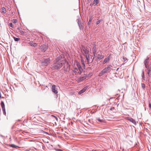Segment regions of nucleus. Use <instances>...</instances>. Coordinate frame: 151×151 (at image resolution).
I'll use <instances>...</instances> for the list:
<instances>
[{
  "label": "nucleus",
  "instance_id": "f257e3e1",
  "mask_svg": "<svg viewBox=\"0 0 151 151\" xmlns=\"http://www.w3.org/2000/svg\"><path fill=\"white\" fill-rule=\"evenodd\" d=\"M63 58V57H62V56L61 55H60L59 56V57H58L56 59V60L57 61H59L60 60H62V59H63V60L62 61H60V62H59L58 63H60L61 65H60V64H59V65L60 66L61 65V66H63V65H65L64 64V62H65V61H64L63 62V63H62V62H63V60H64V59L63 58Z\"/></svg>",
  "mask_w": 151,
  "mask_h": 151
},
{
  "label": "nucleus",
  "instance_id": "f03ea898",
  "mask_svg": "<svg viewBox=\"0 0 151 151\" xmlns=\"http://www.w3.org/2000/svg\"><path fill=\"white\" fill-rule=\"evenodd\" d=\"M83 51L84 52L85 56L86 57L87 60L88 62L89 60V56L88 54L89 51L85 48H84Z\"/></svg>",
  "mask_w": 151,
  "mask_h": 151
},
{
  "label": "nucleus",
  "instance_id": "7ed1b4c3",
  "mask_svg": "<svg viewBox=\"0 0 151 151\" xmlns=\"http://www.w3.org/2000/svg\"><path fill=\"white\" fill-rule=\"evenodd\" d=\"M58 86L55 85H53L52 86V92L55 94H57L58 93L57 88Z\"/></svg>",
  "mask_w": 151,
  "mask_h": 151
},
{
  "label": "nucleus",
  "instance_id": "20e7f679",
  "mask_svg": "<svg viewBox=\"0 0 151 151\" xmlns=\"http://www.w3.org/2000/svg\"><path fill=\"white\" fill-rule=\"evenodd\" d=\"M1 105L3 113L5 115L6 114V112L5 107V105L4 102L2 101H1Z\"/></svg>",
  "mask_w": 151,
  "mask_h": 151
},
{
  "label": "nucleus",
  "instance_id": "39448f33",
  "mask_svg": "<svg viewBox=\"0 0 151 151\" xmlns=\"http://www.w3.org/2000/svg\"><path fill=\"white\" fill-rule=\"evenodd\" d=\"M82 67H77L78 68H75V70H73V72L75 73L77 72H78V70H79V71L81 73L83 71V69L82 68Z\"/></svg>",
  "mask_w": 151,
  "mask_h": 151
},
{
  "label": "nucleus",
  "instance_id": "423d86ee",
  "mask_svg": "<svg viewBox=\"0 0 151 151\" xmlns=\"http://www.w3.org/2000/svg\"><path fill=\"white\" fill-rule=\"evenodd\" d=\"M40 49L43 51H45L47 48V47L45 45H42L40 47Z\"/></svg>",
  "mask_w": 151,
  "mask_h": 151
},
{
  "label": "nucleus",
  "instance_id": "0eeeda50",
  "mask_svg": "<svg viewBox=\"0 0 151 151\" xmlns=\"http://www.w3.org/2000/svg\"><path fill=\"white\" fill-rule=\"evenodd\" d=\"M88 86H87L84 87L82 90H80L78 92L79 94H81L83 93L88 88Z\"/></svg>",
  "mask_w": 151,
  "mask_h": 151
},
{
  "label": "nucleus",
  "instance_id": "6e6552de",
  "mask_svg": "<svg viewBox=\"0 0 151 151\" xmlns=\"http://www.w3.org/2000/svg\"><path fill=\"white\" fill-rule=\"evenodd\" d=\"M126 119L127 120L131 122L134 124L136 125V123L135 121L132 118L127 117L126 118Z\"/></svg>",
  "mask_w": 151,
  "mask_h": 151
},
{
  "label": "nucleus",
  "instance_id": "1a4fd4ad",
  "mask_svg": "<svg viewBox=\"0 0 151 151\" xmlns=\"http://www.w3.org/2000/svg\"><path fill=\"white\" fill-rule=\"evenodd\" d=\"M110 55H109L105 58L102 63L103 64H104L109 61L110 60Z\"/></svg>",
  "mask_w": 151,
  "mask_h": 151
},
{
  "label": "nucleus",
  "instance_id": "9d476101",
  "mask_svg": "<svg viewBox=\"0 0 151 151\" xmlns=\"http://www.w3.org/2000/svg\"><path fill=\"white\" fill-rule=\"evenodd\" d=\"M145 67L146 68H147V69L146 70V71H147V73L149 76H150L151 75V74L150 73L151 71L150 67Z\"/></svg>",
  "mask_w": 151,
  "mask_h": 151
},
{
  "label": "nucleus",
  "instance_id": "9b49d317",
  "mask_svg": "<svg viewBox=\"0 0 151 151\" xmlns=\"http://www.w3.org/2000/svg\"><path fill=\"white\" fill-rule=\"evenodd\" d=\"M110 67H107L106 68L102 70V72H103V73L104 74L105 73L107 72L110 70Z\"/></svg>",
  "mask_w": 151,
  "mask_h": 151
},
{
  "label": "nucleus",
  "instance_id": "f8f14e48",
  "mask_svg": "<svg viewBox=\"0 0 151 151\" xmlns=\"http://www.w3.org/2000/svg\"><path fill=\"white\" fill-rule=\"evenodd\" d=\"M96 120L99 122L98 123H104L106 122L105 120H104L103 119H101L99 118L96 119Z\"/></svg>",
  "mask_w": 151,
  "mask_h": 151
},
{
  "label": "nucleus",
  "instance_id": "ddd939ff",
  "mask_svg": "<svg viewBox=\"0 0 151 151\" xmlns=\"http://www.w3.org/2000/svg\"><path fill=\"white\" fill-rule=\"evenodd\" d=\"M96 47L95 45H93V54L95 56L96 52Z\"/></svg>",
  "mask_w": 151,
  "mask_h": 151
},
{
  "label": "nucleus",
  "instance_id": "4468645a",
  "mask_svg": "<svg viewBox=\"0 0 151 151\" xmlns=\"http://www.w3.org/2000/svg\"><path fill=\"white\" fill-rule=\"evenodd\" d=\"M86 78L87 76H84L82 77H80L78 78V81L80 82L83 81L86 79Z\"/></svg>",
  "mask_w": 151,
  "mask_h": 151
},
{
  "label": "nucleus",
  "instance_id": "2eb2a0df",
  "mask_svg": "<svg viewBox=\"0 0 151 151\" xmlns=\"http://www.w3.org/2000/svg\"><path fill=\"white\" fill-rule=\"evenodd\" d=\"M42 63H43V65L46 66L47 65L48 63H50V61L48 59H46L45 60L44 62H43Z\"/></svg>",
  "mask_w": 151,
  "mask_h": 151
},
{
  "label": "nucleus",
  "instance_id": "dca6fc26",
  "mask_svg": "<svg viewBox=\"0 0 151 151\" xmlns=\"http://www.w3.org/2000/svg\"><path fill=\"white\" fill-rule=\"evenodd\" d=\"M78 20V23L79 27V28L80 29H83V25L82 24H81L79 22V20Z\"/></svg>",
  "mask_w": 151,
  "mask_h": 151
},
{
  "label": "nucleus",
  "instance_id": "f3484780",
  "mask_svg": "<svg viewBox=\"0 0 151 151\" xmlns=\"http://www.w3.org/2000/svg\"><path fill=\"white\" fill-rule=\"evenodd\" d=\"M29 45L33 47H36L37 46V44L35 42H29L28 43Z\"/></svg>",
  "mask_w": 151,
  "mask_h": 151
},
{
  "label": "nucleus",
  "instance_id": "a211bd4d",
  "mask_svg": "<svg viewBox=\"0 0 151 151\" xmlns=\"http://www.w3.org/2000/svg\"><path fill=\"white\" fill-rule=\"evenodd\" d=\"M17 30L18 32L20 34L22 35H23L24 34V31L21 30L20 28H17Z\"/></svg>",
  "mask_w": 151,
  "mask_h": 151
},
{
  "label": "nucleus",
  "instance_id": "6ab92c4d",
  "mask_svg": "<svg viewBox=\"0 0 151 151\" xmlns=\"http://www.w3.org/2000/svg\"><path fill=\"white\" fill-rule=\"evenodd\" d=\"M149 62V58H147L144 61V64L145 66H147Z\"/></svg>",
  "mask_w": 151,
  "mask_h": 151
},
{
  "label": "nucleus",
  "instance_id": "aec40b11",
  "mask_svg": "<svg viewBox=\"0 0 151 151\" xmlns=\"http://www.w3.org/2000/svg\"><path fill=\"white\" fill-rule=\"evenodd\" d=\"M1 13H6V10L5 7H3L1 9Z\"/></svg>",
  "mask_w": 151,
  "mask_h": 151
},
{
  "label": "nucleus",
  "instance_id": "412c9836",
  "mask_svg": "<svg viewBox=\"0 0 151 151\" xmlns=\"http://www.w3.org/2000/svg\"><path fill=\"white\" fill-rule=\"evenodd\" d=\"M99 2V0H94L93 1V4L94 6L96 5Z\"/></svg>",
  "mask_w": 151,
  "mask_h": 151
},
{
  "label": "nucleus",
  "instance_id": "4be33fe9",
  "mask_svg": "<svg viewBox=\"0 0 151 151\" xmlns=\"http://www.w3.org/2000/svg\"><path fill=\"white\" fill-rule=\"evenodd\" d=\"M97 57L98 59H101L104 58V56L102 55L99 54L97 56Z\"/></svg>",
  "mask_w": 151,
  "mask_h": 151
},
{
  "label": "nucleus",
  "instance_id": "5701e85b",
  "mask_svg": "<svg viewBox=\"0 0 151 151\" xmlns=\"http://www.w3.org/2000/svg\"><path fill=\"white\" fill-rule=\"evenodd\" d=\"M60 67H51V69H52L53 70L55 69L58 70L60 69Z\"/></svg>",
  "mask_w": 151,
  "mask_h": 151
},
{
  "label": "nucleus",
  "instance_id": "b1692460",
  "mask_svg": "<svg viewBox=\"0 0 151 151\" xmlns=\"http://www.w3.org/2000/svg\"><path fill=\"white\" fill-rule=\"evenodd\" d=\"M14 40L16 41H18L20 40V39L18 38H16L15 37H13Z\"/></svg>",
  "mask_w": 151,
  "mask_h": 151
},
{
  "label": "nucleus",
  "instance_id": "393cba45",
  "mask_svg": "<svg viewBox=\"0 0 151 151\" xmlns=\"http://www.w3.org/2000/svg\"><path fill=\"white\" fill-rule=\"evenodd\" d=\"M109 110H110V111H114V112L116 111V109H115V108L114 107L111 108Z\"/></svg>",
  "mask_w": 151,
  "mask_h": 151
},
{
  "label": "nucleus",
  "instance_id": "a878e982",
  "mask_svg": "<svg viewBox=\"0 0 151 151\" xmlns=\"http://www.w3.org/2000/svg\"><path fill=\"white\" fill-rule=\"evenodd\" d=\"M10 147L13 148H16L17 147L14 144H11L10 145Z\"/></svg>",
  "mask_w": 151,
  "mask_h": 151
},
{
  "label": "nucleus",
  "instance_id": "bb28decb",
  "mask_svg": "<svg viewBox=\"0 0 151 151\" xmlns=\"http://www.w3.org/2000/svg\"><path fill=\"white\" fill-rule=\"evenodd\" d=\"M104 74L103 73V72H102V71L99 74V76H102Z\"/></svg>",
  "mask_w": 151,
  "mask_h": 151
},
{
  "label": "nucleus",
  "instance_id": "cd10ccee",
  "mask_svg": "<svg viewBox=\"0 0 151 151\" xmlns=\"http://www.w3.org/2000/svg\"><path fill=\"white\" fill-rule=\"evenodd\" d=\"M9 26L11 27H12V28H13L14 27L13 26V24H12V23H10L9 24Z\"/></svg>",
  "mask_w": 151,
  "mask_h": 151
},
{
  "label": "nucleus",
  "instance_id": "c85d7f7f",
  "mask_svg": "<svg viewBox=\"0 0 151 151\" xmlns=\"http://www.w3.org/2000/svg\"><path fill=\"white\" fill-rule=\"evenodd\" d=\"M12 22L13 23H15L17 22V20L16 19H13Z\"/></svg>",
  "mask_w": 151,
  "mask_h": 151
},
{
  "label": "nucleus",
  "instance_id": "c756f323",
  "mask_svg": "<svg viewBox=\"0 0 151 151\" xmlns=\"http://www.w3.org/2000/svg\"><path fill=\"white\" fill-rule=\"evenodd\" d=\"M149 109H151V104L150 102H149Z\"/></svg>",
  "mask_w": 151,
  "mask_h": 151
},
{
  "label": "nucleus",
  "instance_id": "7c9ffc66",
  "mask_svg": "<svg viewBox=\"0 0 151 151\" xmlns=\"http://www.w3.org/2000/svg\"><path fill=\"white\" fill-rule=\"evenodd\" d=\"M81 63L83 65V66H85V64L84 63V62L83 60H81Z\"/></svg>",
  "mask_w": 151,
  "mask_h": 151
},
{
  "label": "nucleus",
  "instance_id": "2f4dec72",
  "mask_svg": "<svg viewBox=\"0 0 151 151\" xmlns=\"http://www.w3.org/2000/svg\"><path fill=\"white\" fill-rule=\"evenodd\" d=\"M101 20H98L96 22V24H99L101 22Z\"/></svg>",
  "mask_w": 151,
  "mask_h": 151
},
{
  "label": "nucleus",
  "instance_id": "473e14b6",
  "mask_svg": "<svg viewBox=\"0 0 151 151\" xmlns=\"http://www.w3.org/2000/svg\"><path fill=\"white\" fill-rule=\"evenodd\" d=\"M142 78L143 79L144 78H145V77H144V71L143 70L142 71Z\"/></svg>",
  "mask_w": 151,
  "mask_h": 151
},
{
  "label": "nucleus",
  "instance_id": "72a5a7b5",
  "mask_svg": "<svg viewBox=\"0 0 151 151\" xmlns=\"http://www.w3.org/2000/svg\"><path fill=\"white\" fill-rule=\"evenodd\" d=\"M92 19H89L88 22V24H90L91 23V21H92Z\"/></svg>",
  "mask_w": 151,
  "mask_h": 151
},
{
  "label": "nucleus",
  "instance_id": "f704fd0d",
  "mask_svg": "<svg viewBox=\"0 0 151 151\" xmlns=\"http://www.w3.org/2000/svg\"><path fill=\"white\" fill-rule=\"evenodd\" d=\"M123 59L124 61H125L127 60V58L126 57L124 56L123 57Z\"/></svg>",
  "mask_w": 151,
  "mask_h": 151
},
{
  "label": "nucleus",
  "instance_id": "c9c22d12",
  "mask_svg": "<svg viewBox=\"0 0 151 151\" xmlns=\"http://www.w3.org/2000/svg\"><path fill=\"white\" fill-rule=\"evenodd\" d=\"M52 116L54 117L55 118V119L56 120H57V121L58 120V118L56 116H55L53 115H52Z\"/></svg>",
  "mask_w": 151,
  "mask_h": 151
},
{
  "label": "nucleus",
  "instance_id": "e433bc0d",
  "mask_svg": "<svg viewBox=\"0 0 151 151\" xmlns=\"http://www.w3.org/2000/svg\"><path fill=\"white\" fill-rule=\"evenodd\" d=\"M76 63L77 66H80V64L78 62H76Z\"/></svg>",
  "mask_w": 151,
  "mask_h": 151
},
{
  "label": "nucleus",
  "instance_id": "4c0bfd02",
  "mask_svg": "<svg viewBox=\"0 0 151 151\" xmlns=\"http://www.w3.org/2000/svg\"><path fill=\"white\" fill-rule=\"evenodd\" d=\"M142 88H145V85H144V84H143L142 86Z\"/></svg>",
  "mask_w": 151,
  "mask_h": 151
},
{
  "label": "nucleus",
  "instance_id": "58836bf2",
  "mask_svg": "<svg viewBox=\"0 0 151 151\" xmlns=\"http://www.w3.org/2000/svg\"><path fill=\"white\" fill-rule=\"evenodd\" d=\"M119 69V68H117V69H116V71L118 70Z\"/></svg>",
  "mask_w": 151,
  "mask_h": 151
},
{
  "label": "nucleus",
  "instance_id": "ea45409f",
  "mask_svg": "<svg viewBox=\"0 0 151 151\" xmlns=\"http://www.w3.org/2000/svg\"><path fill=\"white\" fill-rule=\"evenodd\" d=\"M29 150H27L26 151H29Z\"/></svg>",
  "mask_w": 151,
  "mask_h": 151
},
{
  "label": "nucleus",
  "instance_id": "a19ab883",
  "mask_svg": "<svg viewBox=\"0 0 151 151\" xmlns=\"http://www.w3.org/2000/svg\"><path fill=\"white\" fill-rule=\"evenodd\" d=\"M24 66H23V69H24V68H24Z\"/></svg>",
  "mask_w": 151,
  "mask_h": 151
},
{
  "label": "nucleus",
  "instance_id": "79ce46f5",
  "mask_svg": "<svg viewBox=\"0 0 151 151\" xmlns=\"http://www.w3.org/2000/svg\"><path fill=\"white\" fill-rule=\"evenodd\" d=\"M104 105H102V106H103Z\"/></svg>",
  "mask_w": 151,
  "mask_h": 151
}]
</instances>
